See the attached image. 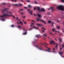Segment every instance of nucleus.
Segmentation results:
<instances>
[{
  "instance_id": "37998d69",
  "label": "nucleus",
  "mask_w": 64,
  "mask_h": 64,
  "mask_svg": "<svg viewBox=\"0 0 64 64\" xmlns=\"http://www.w3.org/2000/svg\"><path fill=\"white\" fill-rule=\"evenodd\" d=\"M3 4H4V5H5V3H3Z\"/></svg>"
},
{
  "instance_id": "6e6d98bb",
  "label": "nucleus",
  "mask_w": 64,
  "mask_h": 64,
  "mask_svg": "<svg viewBox=\"0 0 64 64\" xmlns=\"http://www.w3.org/2000/svg\"><path fill=\"white\" fill-rule=\"evenodd\" d=\"M63 24H64V23Z\"/></svg>"
},
{
  "instance_id": "4c0bfd02",
  "label": "nucleus",
  "mask_w": 64,
  "mask_h": 64,
  "mask_svg": "<svg viewBox=\"0 0 64 64\" xmlns=\"http://www.w3.org/2000/svg\"><path fill=\"white\" fill-rule=\"evenodd\" d=\"M24 8H25V9H26L27 8V7H24Z\"/></svg>"
},
{
  "instance_id": "9d476101",
  "label": "nucleus",
  "mask_w": 64,
  "mask_h": 64,
  "mask_svg": "<svg viewBox=\"0 0 64 64\" xmlns=\"http://www.w3.org/2000/svg\"><path fill=\"white\" fill-rule=\"evenodd\" d=\"M42 32H44V31L43 30H46V29L45 28L43 27H42Z\"/></svg>"
},
{
  "instance_id": "f704fd0d",
  "label": "nucleus",
  "mask_w": 64,
  "mask_h": 64,
  "mask_svg": "<svg viewBox=\"0 0 64 64\" xmlns=\"http://www.w3.org/2000/svg\"><path fill=\"white\" fill-rule=\"evenodd\" d=\"M20 10H21V11H23V9H20Z\"/></svg>"
},
{
  "instance_id": "7c9ffc66",
  "label": "nucleus",
  "mask_w": 64,
  "mask_h": 64,
  "mask_svg": "<svg viewBox=\"0 0 64 64\" xmlns=\"http://www.w3.org/2000/svg\"><path fill=\"white\" fill-rule=\"evenodd\" d=\"M12 1H15V2H16V1H17V0H11Z\"/></svg>"
},
{
  "instance_id": "c03bdc74",
  "label": "nucleus",
  "mask_w": 64,
  "mask_h": 64,
  "mask_svg": "<svg viewBox=\"0 0 64 64\" xmlns=\"http://www.w3.org/2000/svg\"><path fill=\"white\" fill-rule=\"evenodd\" d=\"M62 46H63V47L64 48V45H63Z\"/></svg>"
},
{
  "instance_id": "f8f14e48",
  "label": "nucleus",
  "mask_w": 64,
  "mask_h": 64,
  "mask_svg": "<svg viewBox=\"0 0 64 64\" xmlns=\"http://www.w3.org/2000/svg\"><path fill=\"white\" fill-rule=\"evenodd\" d=\"M34 28V29H38L39 28H37V27H35V26H33Z\"/></svg>"
},
{
  "instance_id": "c756f323",
  "label": "nucleus",
  "mask_w": 64,
  "mask_h": 64,
  "mask_svg": "<svg viewBox=\"0 0 64 64\" xmlns=\"http://www.w3.org/2000/svg\"><path fill=\"white\" fill-rule=\"evenodd\" d=\"M1 20H2V21H5V19H2Z\"/></svg>"
},
{
  "instance_id": "bb28decb",
  "label": "nucleus",
  "mask_w": 64,
  "mask_h": 64,
  "mask_svg": "<svg viewBox=\"0 0 64 64\" xmlns=\"http://www.w3.org/2000/svg\"><path fill=\"white\" fill-rule=\"evenodd\" d=\"M32 11L31 12H30V14H31V15H32Z\"/></svg>"
},
{
  "instance_id": "de8ad7c7",
  "label": "nucleus",
  "mask_w": 64,
  "mask_h": 64,
  "mask_svg": "<svg viewBox=\"0 0 64 64\" xmlns=\"http://www.w3.org/2000/svg\"><path fill=\"white\" fill-rule=\"evenodd\" d=\"M24 23H25V24H26V22H24Z\"/></svg>"
},
{
  "instance_id": "f257e3e1",
  "label": "nucleus",
  "mask_w": 64,
  "mask_h": 64,
  "mask_svg": "<svg viewBox=\"0 0 64 64\" xmlns=\"http://www.w3.org/2000/svg\"><path fill=\"white\" fill-rule=\"evenodd\" d=\"M36 9H37L38 10L39 12H42V11H43L44 12H45V10H44V9L43 8L40 9V8L39 7H36V8H34V10H36Z\"/></svg>"
},
{
  "instance_id": "423d86ee",
  "label": "nucleus",
  "mask_w": 64,
  "mask_h": 64,
  "mask_svg": "<svg viewBox=\"0 0 64 64\" xmlns=\"http://www.w3.org/2000/svg\"><path fill=\"white\" fill-rule=\"evenodd\" d=\"M52 31H54V32L55 31L57 33H59V32H60L59 31H57L56 30V29L55 28H54L52 29Z\"/></svg>"
},
{
  "instance_id": "6ab92c4d",
  "label": "nucleus",
  "mask_w": 64,
  "mask_h": 64,
  "mask_svg": "<svg viewBox=\"0 0 64 64\" xmlns=\"http://www.w3.org/2000/svg\"><path fill=\"white\" fill-rule=\"evenodd\" d=\"M28 6L29 7H30V8H31L32 7V6L30 5H29Z\"/></svg>"
},
{
  "instance_id": "cd10ccee",
  "label": "nucleus",
  "mask_w": 64,
  "mask_h": 64,
  "mask_svg": "<svg viewBox=\"0 0 64 64\" xmlns=\"http://www.w3.org/2000/svg\"><path fill=\"white\" fill-rule=\"evenodd\" d=\"M26 34H27V32H25L23 34H24L25 35Z\"/></svg>"
},
{
  "instance_id": "f3484780",
  "label": "nucleus",
  "mask_w": 64,
  "mask_h": 64,
  "mask_svg": "<svg viewBox=\"0 0 64 64\" xmlns=\"http://www.w3.org/2000/svg\"><path fill=\"white\" fill-rule=\"evenodd\" d=\"M33 25H34V23H31L30 24V26H32Z\"/></svg>"
},
{
  "instance_id": "dca6fc26",
  "label": "nucleus",
  "mask_w": 64,
  "mask_h": 64,
  "mask_svg": "<svg viewBox=\"0 0 64 64\" xmlns=\"http://www.w3.org/2000/svg\"><path fill=\"white\" fill-rule=\"evenodd\" d=\"M36 37H37V38H39L40 37V35H37Z\"/></svg>"
},
{
  "instance_id": "ddd939ff",
  "label": "nucleus",
  "mask_w": 64,
  "mask_h": 64,
  "mask_svg": "<svg viewBox=\"0 0 64 64\" xmlns=\"http://www.w3.org/2000/svg\"><path fill=\"white\" fill-rule=\"evenodd\" d=\"M18 24H22L23 23H22V22H20L18 23L17 22Z\"/></svg>"
},
{
  "instance_id": "8fccbe9b",
  "label": "nucleus",
  "mask_w": 64,
  "mask_h": 64,
  "mask_svg": "<svg viewBox=\"0 0 64 64\" xmlns=\"http://www.w3.org/2000/svg\"><path fill=\"white\" fill-rule=\"evenodd\" d=\"M32 29H30V30H32Z\"/></svg>"
},
{
  "instance_id": "1a4fd4ad",
  "label": "nucleus",
  "mask_w": 64,
  "mask_h": 64,
  "mask_svg": "<svg viewBox=\"0 0 64 64\" xmlns=\"http://www.w3.org/2000/svg\"><path fill=\"white\" fill-rule=\"evenodd\" d=\"M23 6V5L22 4H16V6Z\"/></svg>"
},
{
  "instance_id": "ea45409f",
  "label": "nucleus",
  "mask_w": 64,
  "mask_h": 64,
  "mask_svg": "<svg viewBox=\"0 0 64 64\" xmlns=\"http://www.w3.org/2000/svg\"><path fill=\"white\" fill-rule=\"evenodd\" d=\"M32 22H35V21H34V20H32Z\"/></svg>"
},
{
  "instance_id": "b1692460",
  "label": "nucleus",
  "mask_w": 64,
  "mask_h": 64,
  "mask_svg": "<svg viewBox=\"0 0 64 64\" xmlns=\"http://www.w3.org/2000/svg\"><path fill=\"white\" fill-rule=\"evenodd\" d=\"M43 35H44V36H46L47 35V34H44Z\"/></svg>"
},
{
  "instance_id": "7ed1b4c3",
  "label": "nucleus",
  "mask_w": 64,
  "mask_h": 64,
  "mask_svg": "<svg viewBox=\"0 0 64 64\" xmlns=\"http://www.w3.org/2000/svg\"><path fill=\"white\" fill-rule=\"evenodd\" d=\"M56 8L58 10H62V11L64 10V6H58L56 7Z\"/></svg>"
},
{
  "instance_id": "412c9836",
  "label": "nucleus",
  "mask_w": 64,
  "mask_h": 64,
  "mask_svg": "<svg viewBox=\"0 0 64 64\" xmlns=\"http://www.w3.org/2000/svg\"><path fill=\"white\" fill-rule=\"evenodd\" d=\"M59 53H60V54H63V52H60Z\"/></svg>"
},
{
  "instance_id": "79ce46f5",
  "label": "nucleus",
  "mask_w": 64,
  "mask_h": 64,
  "mask_svg": "<svg viewBox=\"0 0 64 64\" xmlns=\"http://www.w3.org/2000/svg\"><path fill=\"white\" fill-rule=\"evenodd\" d=\"M28 10V12H29V11H30V10Z\"/></svg>"
},
{
  "instance_id": "f03ea898",
  "label": "nucleus",
  "mask_w": 64,
  "mask_h": 64,
  "mask_svg": "<svg viewBox=\"0 0 64 64\" xmlns=\"http://www.w3.org/2000/svg\"><path fill=\"white\" fill-rule=\"evenodd\" d=\"M9 13H10V14H11V13H12V12L7 11L6 12V14H4V15H3L2 16H0V17L1 18H3L4 17H5V16H12L11 15H9Z\"/></svg>"
},
{
  "instance_id": "49530a36",
  "label": "nucleus",
  "mask_w": 64,
  "mask_h": 64,
  "mask_svg": "<svg viewBox=\"0 0 64 64\" xmlns=\"http://www.w3.org/2000/svg\"><path fill=\"white\" fill-rule=\"evenodd\" d=\"M22 14H24V13H21Z\"/></svg>"
},
{
  "instance_id": "393cba45",
  "label": "nucleus",
  "mask_w": 64,
  "mask_h": 64,
  "mask_svg": "<svg viewBox=\"0 0 64 64\" xmlns=\"http://www.w3.org/2000/svg\"><path fill=\"white\" fill-rule=\"evenodd\" d=\"M17 20H18V21H20V19L18 20V17L17 18Z\"/></svg>"
},
{
  "instance_id": "a878e982",
  "label": "nucleus",
  "mask_w": 64,
  "mask_h": 64,
  "mask_svg": "<svg viewBox=\"0 0 64 64\" xmlns=\"http://www.w3.org/2000/svg\"><path fill=\"white\" fill-rule=\"evenodd\" d=\"M56 22H59V21L58 20H56Z\"/></svg>"
},
{
  "instance_id": "9b49d317",
  "label": "nucleus",
  "mask_w": 64,
  "mask_h": 64,
  "mask_svg": "<svg viewBox=\"0 0 64 64\" xmlns=\"http://www.w3.org/2000/svg\"><path fill=\"white\" fill-rule=\"evenodd\" d=\"M36 24L37 25H38V26H43V25H42V24Z\"/></svg>"
},
{
  "instance_id": "a18cd8bd",
  "label": "nucleus",
  "mask_w": 64,
  "mask_h": 64,
  "mask_svg": "<svg viewBox=\"0 0 64 64\" xmlns=\"http://www.w3.org/2000/svg\"><path fill=\"white\" fill-rule=\"evenodd\" d=\"M7 9H7L6 8H5V10H7Z\"/></svg>"
},
{
  "instance_id": "72a5a7b5",
  "label": "nucleus",
  "mask_w": 64,
  "mask_h": 64,
  "mask_svg": "<svg viewBox=\"0 0 64 64\" xmlns=\"http://www.w3.org/2000/svg\"><path fill=\"white\" fill-rule=\"evenodd\" d=\"M62 48H60V50H62Z\"/></svg>"
},
{
  "instance_id": "39448f33",
  "label": "nucleus",
  "mask_w": 64,
  "mask_h": 64,
  "mask_svg": "<svg viewBox=\"0 0 64 64\" xmlns=\"http://www.w3.org/2000/svg\"><path fill=\"white\" fill-rule=\"evenodd\" d=\"M40 20L41 21H42V22L43 23H44V24H46V23L45 21L44 20H42L39 19H38V18L37 19V20H36L37 21H39Z\"/></svg>"
},
{
  "instance_id": "603ef678",
  "label": "nucleus",
  "mask_w": 64,
  "mask_h": 64,
  "mask_svg": "<svg viewBox=\"0 0 64 64\" xmlns=\"http://www.w3.org/2000/svg\"><path fill=\"white\" fill-rule=\"evenodd\" d=\"M34 16H36V15H35V14H34Z\"/></svg>"
},
{
  "instance_id": "4be33fe9",
  "label": "nucleus",
  "mask_w": 64,
  "mask_h": 64,
  "mask_svg": "<svg viewBox=\"0 0 64 64\" xmlns=\"http://www.w3.org/2000/svg\"><path fill=\"white\" fill-rule=\"evenodd\" d=\"M59 40H60V42H62V39H60V38H59Z\"/></svg>"
},
{
  "instance_id": "864d4df0",
  "label": "nucleus",
  "mask_w": 64,
  "mask_h": 64,
  "mask_svg": "<svg viewBox=\"0 0 64 64\" xmlns=\"http://www.w3.org/2000/svg\"><path fill=\"white\" fill-rule=\"evenodd\" d=\"M13 17H14V18H15V17H14V16H13Z\"/></svg>"
},
{
  "instance_id": "2f4dec72",
  "label": "nucleus",
  "mask_w": 64,
  "mask_h": 64,
  "mask_svg": "<svg viewBox=\"0 0 64 64\" xmlns=\"http://www.w3.org/2000/svg\"><path fill=\"white\" fill-rule=\"evenodd\" d=\"M30 2V1L29 0H28L27 1V2Z\"/></svg>"
},
{
  "instance_id": "3c124183",
  "label": "nucleus",
  "mask_w": 64,
  "mask_h": 64,
  "mask_svg": "<svg viewBox=\"0 0 64 64\" xmlns=\"http://www.w3.org/2000/svg\"><path fill=\"white\" fill-rule=\"evenodd\" d=\"M55 34H57V33L56 32L55 33Z\"/></svg>"
},
{
  "instance_id": "a19ab883",
  "label": "nucleus",
  "mask_w": 64,
  "mask_h": 64,
  "mask_svg": "<svg viewBox=\"0 0 64 64\" xmlns=\"http://www.w3.org/2000/svg\"><path fill=\"white\" fill-rule=\"evenodd\" d=\"M35 3V4H37V3H38V2H36Z\"/></svg>"
},
{
  "instance_id": "58836bf2",
  "label": "nucleus",
  "mask_w": 64,
  "mask_h": 64,
  "mask_svg": "<svg viewBox=\"0 0 64 64\" xmlns=\"http://www.w3.org/2000/svg\"><path fill=\"white\" fill-rule=\"evenodd\" d=\"M55 40H56V41H57L58 40H57V39H55Z\"/></svg>"
},
{
  "instance_id": "20e7f679",
  "label": "nucleus",
  "mask_w": 64,
  "mask_h": 64,
  "mask_svg": "<svg viewBox=\"0 0 64 64\" xmlns=\"http://www.w3.org/2000/svg\"><path fill=\"white\" fill-rule=\"evenodd\" d=\"M50 44H54V45H55L56 48L57 47V44L56 43V44L54 41H51L50 42Z\"/></svg>"
},
{
  "instance_id": "4468645a",
  "label": "nucleus",
  "mask_w": 64,
  "mask_h": 64,
  "mask_svg": "<svg viewBox=\"0 0 64 64\" xmlns=\"http://www.w3.org/2000/svg\"><path fill=\"white\" fill-rule=\"evenodd\" d=\"M38 15L39 17H41V15L40 14H38Z\"/></svg>"
},
{
  "instance_id": "473e14b6",
  "label": "nucleus",
  "mask_w": 64,
  "mask_h": 64,
  "mask_svg": "<svg viewBox=\"0 0 64 64\" xmlns=\"http://www.w3.org/2000/svg\"><path fill=\"white\" fill-rule=\"evenodd\" d=\"M11 26H12V27H14V25H12Z\"/></svg>"
},
{
  "instance_id": "4d7b16f0",
  "label": "nucleus",
  "mask_w": 64,
  "mask_h": 64,
  "mask_svg": "<svg viewBox=\"0 0 64 64\" xmlns=\"http://www.w3.org/2000/svg\"><path fill=\"white\" fill-rule=\"evenodd\" d=\"M22 2H23V1H22Z\"/></svg>"
},
{
  "instance_id": "6e6552de",
  "label": "nucleus",
  "mask_w": 64,
  "mask_h": 64,
  "mask_svg": "<svg viewBox=\"0 0 64 64\" xmlns=\"http://www.w3.org/2000/svg\"><path fill=\"white\" fill-rule=\"evenodd\" d=\"M48 50H46L45 51H48V52H52L50 50H51V48H48Z\"/></svg>"
},
{
  "instance_id": "a211bd4d",
  "label": "nucleus",
  "mask_w": 64,
  "mask_h": 64,
  "mask_svg": "<svg viewBox=\"0 0 64 64\" xmlns=\"http://www.w3.org/2000/svg\"><path fill=\"white\" fill-rule=\"evenodd\" d=\"M18 28L19 29H20V28H21V26H17Z\"/></svg>"
},
{
  "instance_id": "c9c22d12",
  "label": "nucleus",
  "mask_w": 64,
  "mask_h": 64,
  "mask_svg": "<svg viewBox=\"0 0 64 64\" xmlns=\"http://www.w3.org/2000/svg\"><path fill=\"white\" fill-rule=\"evenodd\" d=\"M49 33L50 34H52V33L51 32H50Z\"/></svg>"
},
{
  "instance_id": "0eeeda50",
  "label": "nucleus",
  "mask_w": 64,
  "mask_h": 64,
  "mask_svg": "<svg viewBox=\"0 0 64 64\" xmlns=\"http://www.w3.org/2000/svg\"><path fill=\"white\" fill-rule=\"evenodd\" d=\"M51 9H52V11H54V8L53 7H51L50 8H48V9L50 10Z\"/></svg>"
},
{
  "instance_id": "5fc2aeb1",
  "label": "nucleus",
  "mask_w": 64,
  "mask_h": 64,
  "mask_svg": "<svg viewBox=\"0 0 64 64\" xmlns=\"http://www.w3.org/2000/svg\"><path fill=\"white\" fill-rule=\"evenodd\" d=\"M45 16H44V18H45Z\"/></svg>"
},
{
  "instance_id": "09e8293b",
  "label": "nucleus",
  "mask_w": 64,
  "mask_h": 64,
  "mask_svg": "<svg viewBox=\"0 0 64 64\" xmlns=\"http://www.w3.org/2000/svg\"><path fill=\"white\" fill-rule=\"evenodd\" d=\"M2 11H4V10H2Z\"/></svg>"
},
{
  "instance_id": "e433bc0d",
  "label": "nucleus",
  "mask_w": 64,
  "mask_h": 64,
  "mask_svg": "<svg viewBox=\"0 0 64 64\" xmlns=\"http://www.w3.org/2000/svg\"><path fill=\"white\" fill-rule=\"evenodd\" d=\"M55 50V48H54L53 50L54 51V50Z\"/></svg>"
},
{
  "instance_id": "c85d7f7f",
  "label": "nucleus",
  "mask_w": 64,
  "mask_h": 64,
  "mask_svg": "<svg viewBox=\"0 0 64 64\" xmlns=\"http://www.w3.org/2000/svg\"><path fill=\"white\" fill-rule=\"evenodd\" d=\"M63 2V3H64V0H61Z\"/></svg>"
},
{
  "instance_id": "13d9d810",
  "label": "nucleus",
  "mask_w": 64,
  "mask_h": 64,
  "mask_svg": "<svg viewBox=\"0 0 64 64\" xmlns=\"http://www.w3.org/2000/svg\"><path fill=\"white\" fill-rule=\"evenodd\" d=\"M53 52H54V51H53Z\"/></svg>"
},
{
  "instance_id": "2eb2a0df",
  "label": "nucleus",
  "mask_w": 64,
  "mask_h": 64,
  "mask_svg": "<svg viewBox=\"0 0 64 64\" xmlns=\"http://www.w3.org/2000/svg\"><path fill=\"white\" fill-rule=\"evenodd\" d=\"M38 46H36V47H37L38 48V49H39L40 50H42V48H39V47H38Z\"/></svg>"
},
{
  "instance_id": "5701e85b",
  "label": "nucleus",
  "mask_w": 64,
  "mask_h": 64,
  "mask_svg": "<svg viewBox=\"0 0 64 64\" xmlns=\"http://www.w3.org/2000/svg\"><path fill=\"white\" fill-rule=\"evenodd\" d=\"M48 22L49 23H50V22H51V21L50 20H48Z\"/></svg>"
},
{
  "instance_id": "aec40b11",
  "label": "nucleus",
  "mask_w": 64,
  "mask_h": 64,
  "mask_svg": "<svg viewBox=\"0 0 64 64\" xmlns=\"http://www.w3.org/2000/svg\"><path fill=\"white\" fill-rule=\"evenodd\" d=\"M57 29H60V26H58L57 27Z\"/></svg>"
}]
</instances>
